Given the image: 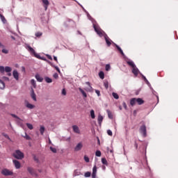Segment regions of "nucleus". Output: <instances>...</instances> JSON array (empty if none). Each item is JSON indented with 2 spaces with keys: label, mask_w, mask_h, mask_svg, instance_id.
I'll return each mask as SVG.
<instances>
[{
  "label": "nucleus",
  "mask_w": 178,
  "mask_h": 178,
  "mask_svg": "<svg viewBox=\"0 0 178 178\" xmlns=\"http://www.w3.org/2000/svg\"><path fill=\"white\" fill-rule=\"evenodd\" d=\"M95 155L96 156H101V151L99 150L96 151Z\"/></svg>",
  "instance_id": "45"
},
{
  "label": "nucleus",
  "mask_w": 178,
  "mask_h": 178,
  "mask_svg": "<svg viewBox=\"0 0 178 178\" xmlns=\"http://www.w3.org/2000/svg\"><path fill=\"white\" fill-rule=\"evenodd\" d=\"M23 137L26 138V140H31V138L29 135H27L26 133H25V136H23Z\"/></svg>",
  "instance_id": "38"
},
{
  "label": "nucleus",
  "mask_w": 178,
  "mask_h": 178,
  "mask_svg": "<svg viewBox=\"0 0 178 178\" xmlns=\"http://www.w3.org/2000/svg\"><path fill=\"white\" fill-rule=\"evenodd\" d=\"M13 76L17 81H19V72H17V70H15L13 72Z\"/></svg>",
  "instance_id": "9"
},
{
  "label": "nucleus",
  "mask_w": 178,
  "mask_h": 178,
  "mask_svg": "<svg viewBox=\"0 0 178 178\" xmlns=\"http://www.w3.org/2000/svg\"><path fill=\"white\" fill-rule=\"evenodd\" d=\"M27 170H28L29 173H30V175H31V176L37 177V172H35V170H34V169L33 168L28 167Z\"/></svg>",
  "instance_id": "5"
},
{
  "label": "nucleus",
  "mask_w": 178,
  "mask_h": 178,
  "mask_svg": "<svg viewBox=\"0 0 178 178\" xmlns=\"http://www.w3.org/2000/svg\"><path fill=\"white\" fill-rule=\"evenodd\" d=\"M107 113H108V116L109 119H113V115L112 114L111 111L107 110Z\"/></svg>",
  "instance_id": "29"
},
{
  "label": "nucleus",
  "mask_w": 178,
  "mask_h": 178,
  "mask_svg": "<svg viewBox=\"0 0 178 178\" xmlns=\"http://www.w3.org/2000/svg\"><path fill=\"white\" fill-rule=\"evenodd\" d=\"M136 102L138 103V105H143L144 104V100L141 98L136 99Z\"/></svg>",
  "instance_id": "20"
},
{
  "label": "nucleus",
  "mask_w": 178,
  "mask_h": 178,
  "mask_svg": "<svg viewBox=\"0 0 178 178\" xmlns=\"http://www.w3.org/2000/svg\"><path fill=\"white\" fill-rule=\"evenodd\" d=\"M107 134H108L109 136H113L112 131H111V129L107 130Z\"/></svg>",
  "instance_id": "48"
},
{
  "label": "nucleus",
  "mask_w": 178,
  "mask_h": 178,
  "mask_svg": "<svg viewBox=\"0 0 178 178\" xmlns=\"http://www.w3.org/2000/svg\"><path fill=\"white\" fill-rule=\"evenodd\" d=\"M1 174H3V176H12L13 172L8 169H3L1 170Z\"/></svg>",
  "instance_id": "3"
},
{
  "label": "nucleus",
  "mask_w": 178,
  "mask_h": 178,
  "mask_svg": "<svg viewBox=\"0 0 178 178\" xmlns=\"http://www.w3.org/2000/svg\"><path fill=\"white\" fill-rule=\"evenodd\" d=\"M85 177H90L91 176V172H86L84 175Z\"/></svg>",
  "instance_id": "40"
},
{
  "label": "nucleus",
  "mask_w": 178,
  "mask_h": 178,
  "mask_svg": "<svg viewBox=\"0 0 178 178\" xmlns=\"http://www.w3.org/2000/svg\"><path fill=\"white\" fill-rule=\"evenodd\" d=\"M99 77L102 79V80H104V79H105V74L104 73V72L101 71L100 72H99Z\"/></svg>",
  "instance_id": "23"
},
{
  "label": "nucleus",
  "mask_w": 178,
  "mask_h": 178,
  "mask_svg": "<svg viewBox=\"0 0 178 178\" xmlns=\"http://www.w3.org/2000/svg\"><path fill=\"white\" fill-rule=\"evenodd\" d=\"M136 102H137V99L136 98H132L130 100V104L131 105V106H134L136 105Z\"/></svg>",
  "instance_id": "18"
},
{
  "label": "nucleus",
  "mask_w": 178,
  "mask_h": 178,
  "mask_svg": "<svg viewBox=\"0 0 178 178\" xmlns=\"http://www.w3.org/2000/svg\"><path fill=\"white\" fill-rule=\"evenodd\" d=\"M112 95H113V98H115V99H119V95H118V93L113 92Z\"/></svg>",
  "instance_id": "32"
},
{
  "label": "nucleus",
  "mask_w": 178,
  "mask_h": 178,
  "mask_svg": "<svg viewBox=\"0 0 178 178\" xmlns=\"http://www.w3.org/2000/svg\"><path fill=\"white\" fill-rule=\"evenodd\" d=\"M11 116L13 118H15V119H17L18 120H21L20 118H19L17 115H16L15 114H11Z\"/></svg>",
  "instance_id": "41"
},
{
  "label": "nucleus",
  "mask_w": 178,
  "mask_h": 178,
  "mask_svg": "<svg viewBox=\"0 0 178 178\" xmlns=\"http://www.w3.org/2000/svg\"><path fill=\"white\" fill-rule=\"evenodd\" d=\"M54 79H58V74H54Z\"/></svg>",
  "instance_id": "59"
},
{
  "label": "nucleus",
  "mask_w": 178,
  "mask_h": 178,
  "mask_svg": "<svg viewBox=\"0 0 178 178\" xmlns=\"http://www.w3.org/2000/svg\"><path fill=\"white\" fill-rule=\"evenodd\" d=\"M134 147H135L136 149H137L138 148V144H137V143H135Z\"/></svg>",
  "instance_id": "58"
},
{
  "label": "nucleus",
  "mask_w": 178,
  "mask_h": 178,
  "mask_svg": "<svg viewBox=\"0 0 178 178\" xmlns=\"http://www.w3.org/2000/svg\"><path fill=\"white\" fill-rule=\"evenodd\" d=\"M50 151L54 152V154H56V152H57L56 148L53 147H50Z\"/></svg>",
  "instance_id": "36"
},
{
  "label": "nucleus",
  "mask_w": 178,
  "mask_h": 178,
  "mask_svg": "<svg viewBox=\"0 0 178 178\" xmlns=\"http://www.w3.org/2000/svg\"><path fill=\"white\" fill-rule=\"evenodd\" d=\"M40 134L42 136H44V133L45 132V127L42 125L40 126Z\"/></svg>",
  "instance_id": "22"
},
{
  "label": "nucleus",
  "mask_w": 178,
  "mask_h": 178,
  "mask_svg": "<svg viewBox=\"0 0 178 178\" xmlns=\"http://www.w3.org/2000/svg\"><path fill=\"white\" fill-rule=\"evenodd\" d=\"M140 132L143 134L144 137L147 136V127L145 125H142L140 128Z\"/></svg>",
  "instance_id": "4"
},
{
  "label": "nucleus",
  "mask_w": 178,
  "mask_h": 178,
  "mask_svg": "<svg viewBox=\"0 0 178 178\" xmlns=\"http://www.w3.org/2000/svg\"><path fill=\"white\" fill-rule=\"evenodd\" d=\"M127 65L131 66V67H132V69L134 67H136V65L134 64V63L133 61H127Z\"/></svg>",
  "instance_id": "24"
},
{
  "label": "nucleus",
  "mask_w": 178,
  "mask_h": 178,
  "mask_svg": "<svg viewBox=\"0 0 178 178\" xmlns=\"http://www.w3.org/2000/svg\"><path fill=\"white\" fill-rule=\"evenodd\" d=\"M27 48H28V51H29V52L32 55H34V56H35L36 58H38V56L35 54V51L34 50V49H33V47H31V46H28Z\"/></svg>",
  "instance_id": "7"
},
{
  "label": "nucleus",
  "mask_w": 178,
  "mask_h": 178,
  "mask_svg": "<svg viewBox=\"0 0 178 178\" xmlns=\"http://www.w3.org/2000/svg\"><path fill=\"white\" fill-rule=\"evenodd\" d=\"M98 35H99V37H105V35H106V33H105V32H104V31L101 30L97 33Z\"/></svg>",
  "instance_id": "21"
},
{
  "label": "nucleus",
  "mask_w": 178,
  "mask_h": 178,
  "mask_svg": "<svg viewBox=\"0 0 178 178\" xmlns=\"http://www.w3.org/2000/svg\"><path fill=\"white\" fill-rule=\"evenodd\" d=\"M143 77L145 81H146L147 83H148V80L147 79V78H145V76H143Z\"/></svg>",
  "instance_id": "61"
},
{
  "label": "nucleus",
  "mask_w": 178,
  "mask_h": 178,
  "mask_svg": "<svg viewBox=\"0 0 178 178\" xmlns=\"http://www.w3.org/2000/svg\"><path fill=\"white\" fill-rule=\"evenodd\" d=\"M31 97L33 99V101H37V96L35 95L33 89H32L31 90Z\"/></svg>",
  "instance_id": "15"
},
{
  "label": "nucleus",
  "mask_w": 178,
  "mask_h": 178,
  "mask_svg": "<svg viewBox=\"0 0 178 178\" xmlns=\"http://www.w3.org/2000/svg\"><path fill=\"white\" fill-rule=\"evenodd\" d=\"M93 29H94L95 31L97 33V34L98 33H99V31H101V30H102L97 24H93Z\"/></svg>",
  "instance_id": "14"
},
{
  "label": "nucleus",
  "mask_w": 178,
  "mask_h": 178,
  "mask_svg": "<svg viewBox=\"0 0 178 178\" xmlns=\"http://www.w3.org/2000/svg\"><path fill=\"white\" fill-rule=\"evenodd\" d=\"M62 95H66V90L63 89V90H62Z\"/></svg>",
  "instance_id": "54"
},
{
  "label": "nucleus",
  "mask_w": 178,
  "mask_h": 178,
  "mask_svg": "<svg viewBox=\"0 0 178 178\" xmlns=\"http://www.w3.org/2000/svg\"><path fill=\"white\" fill-rule=\"evenodd\" d=\"M102 163H103V165H108V161H106V159L102 158Z\"/></svg>",
  "instance_id": "34"
},
{
  "label": "nucleus",
  "mask_w": 178,
  "mask_h": 178,
  "mask_svg": "<svg viewBox=\"0 0 178 178\" xmlns=\"http://www.w3.org/2000/svg\"><path fill=\"white\" fill-rule=\"evenodd\" d=\"M92 178L97 177V172H92Z\"/></svg>",
  "instance_id": "52"
},
{
  "label": "nucleus",
  "mask_w": 178,
  "mask_h": 178,
  "mask_svg": "<svg viewBox=\"0 0 178 178\" xmlns=\"http://www.w3.org/2000/svg\"><path fill=\"white\" fill-rule=\"evenodd\" d=\"M56 70H57V72H58V73H60V70H59V67L58 66H54Z\"/></svg>",
  "instance_id": "53"
},
{
  "label": "nucleus",
  "mask_w": 178,
  "mask_h": 178,
  "mask_svg": "<svg viewBox=\"0 0 178 178\" xmlns=\"http://www.w3.org/2000/svg\"><path fill=\"white\" fill-rule=\"evenodd\" d=\"M106 72H108V70H111V65L109 64L106 65Z\"/></svg>",
  "instance_id": "44"
},
{
  "label": "nucleus",
  "mask_w": 178,
  "mask_h": 178,
  "mask_svg": "<svg viewBox=\"0 0 178 178\" xmlns=\"http://www.w3.org/2000/svg\"><path fill=\"white\" fill-rule=\"evenodd\" d=\"M31 84L33 86V88H35L37 87V83H35V80L34 79L31 80Z\"/></svg>",
  "instance_id": "28"
},
{
  "label": "nucleus",
  "mask_w": 178,
  "mask_h": 178,
  "mask_svg": "<svg viewBox=\"0 0 178 178\" xmlns=\"http://www.w3.org/2000/svg\"><path fill=\"white\" fill-rule=\"evenodd\" d=\"M44 80H45L46 83H52V79H51L48 76H46L44 78Z\"/></svg>",
  "instance_id": "31"
},
{
  "label": "nucleus",
  "mask_w": 178,
  "mask_h": 178,
  "mask_svg": "<svg viewBox=\"0 0 178 178\" xmlns=\"http://www.w3.org/2000/svg\"><path fill=\"white\" fill-rule=\"evenodd\" d=\"M140 71L138 70V68H137V67H134V68H132V73L134 74V76L136 77H137V76H138V72Z\"/></svg>",
  "instance_id": "11"
},
{
  "label": "nucleus",
  "mask_w": 178,
  "mask_h": 178,
  "mask_svg": "<svg viewBox=\"0 0 178 178\" xmlns=\"http://www.w3.org/2000/svg\"><path fill=\"white\" fill-rule=\"evenodd\" d=\"M35 37L40 38V37H41V35H42V33L37 32V33H35Z\"/></svg>",
  "instance_id": "39"
},
{
  "label": "nucleus",
  "mask_w": 178,
  "mask_h": 178,
  "mask_svg": "<svg viewBox=\"0 0 178 178\" xmlns=\"http://www.w3.org/2000/svg\"><path fill=\"white\" fill-rule=\"evenodd\" d=\"M51 139L49 138V144H51Z\"/></svg>",
  "instance_id": "64"
},
{
  "label": "nucleus",
  "mask_w": 178,
  "mask_h": 178,
  "mask_svg": "<svg viewBox=\"0 0 178 178\" xmlns=\"http://www.w3.org/2000/svg\"><path fill=\"white\" fill-rule=\"evenodd\" d=\"M8 73L7 76H12V73H10V72H12V67H3V66H0V73Z\"/></svg>",
  "instance_id": "1"
},
{
  "label": "nucleus",
  "mask_w": 178,
  "mask_h": 178,
  "mask_svg": "<svg viewBox=\"0 0 178 178\" xmlns=\"http://www.w3.org/2000/svg\"><path fill=\"white\" fill-rule=\"evenodd\" d=\"M115 47L119 51V52L121 54V55L124 56V53H123V50L119 47L118 44H115Z\"/></svg>",
  "instance_id": "25"
},
{
  "label": "nucleus",
  "mask_w": 178,
  "mask_h": 178,
  "mask_svg": "<svg viewBox=\"0 0 178 178\" xmlns=\"http://www.w3.org/2000/svg\"><path fill=\"white\" fill-rule=\"evenodd\" d=\"M33 159L35 162H37L38 163V158H37V156L35 155H33Z\"/></svg>",
  "instance_id": "51"
},
{
  "label": "nucleus",
  "mask_w": 178,
  "mask_h": 178,
  "mask_svg": "<svg viewBox=\"0 0 178 178\" xmlns=\"http://www.w3.org/2000/svg\"><path fill=\"white\" fill-rule=\"evenodd\" d=\"M54 59L56 62H58V58H56V56H54Z\"/></svg>",
  "instance_id": "60"
},
{
  "label": "nucleus",
  "mask_w": 178,
  "mask_h": 178,
  "mask_svg": "<svg viewBox=\"0 0 178 178\" xmlns=\"http://www.w3.org/2000/svg\"><path fill=\"white\" fill-rule=\"evenodd\" d=\"M0 19H1V21L5 23V22H6V19L5 18V17L3 15L0 14Z\"/></svg>",
  "instance_id": "37"
},
{
  "label": "nucleus",
  "mask_w": 178,
  "mask_h": 178,
  "mask_svg": "<svg viewBox=\"0 0 178 178\" xmlns=\"http://www.w3.org/2000/svg\"><path fill=\"white\" fill-rule=\"evenodd\" d=\"M103 120H104V117H102V115H99L98 118H97V122H98L99 126H101V124H102Z\"/></svg>",
  "instance_id": "17"
},
{
  "label": "nucleus",
  "mask_w": 178,
  "mask_h": 178,
  "mask_svg": "<svg viewBox=\"0 0 178 178\" xmlns=\"http://www.w3.org/2000/svg\"><path fill=\"white\" fill-rule=\"evenodd\" d=\"M35 79L40 83H42V81H44V78L41 77V76H40V74H36L35 75Z\"/></svg>",
  "instance_id": "16"
},
{
  "label": "nucleus",
  "mask_w": 178,
  "mask_h": 178,
  "mask_svg": "<svg viewBox=\"0 0 178 178\" xmlns=\"http://www.w3.org/2000/svg\"><path fill=\"white\" fill-rule=\"evenodd\" d=\"M26 126L28 129H29V130H33V129H34V127H33V124L30 123H26Z\"/></svg>",
  "instance_id": "33"
},
{
  "label": "nucleus",
  "mask_w": 178,
  "mask_h": 178,
  "mask_svg": "<svg viewBox=\"0 0 178 178\" xmlns=\"http://www.w3.org/2000/svg\"><path fill=\"white\" fill-rule=\"evenodd\" d=\"M80 92H81V94L83 95V96L85 97V98H87V93H86V92L81 89V88H79Z\"/></svg>",
  "instance_id": "26"
},
{
  "label": "nucleus",
  "mask_w": 178,
  "mask_h": 178,
  "mask_svg": "<svg viewBox=\"0 0 178 178\" xmlns=\"http://www.w3.org/2000/svg\"><path fill=\"white\" fill-rule=\"evenodd\" d=\"M72 129L74 133H76V134H80V129H79V127H77V125H73Z\"/></svg>",
  "instance_id": "12"
},
{
  "label": "nucleus",
  "mask_w": 178,
  "mask_h": 178,
  "mask_svg": "<svg viewBox=\"0 0 178 178\" xmlns=\"http://www.w3.org/2000/svg\"><path fill=\"white\" fill-rule=\"evenodd\" d=\"M81 148H83V143H79L74 147V151H81Z\"/></svg>",
  "instance_id": "13"
},
{
  "label": "nucleus",
  "mask_w": 178,
  "mask_h": 178,
  "mask_svg": "<svg viewBox=\"0 0 178 178\" xmlns=\"http://www.w3.org/2000/svg\"><path fill=\"white\" fill-rule=\"evenodd\" d=\"M104 40L107 44V45L109 47L110 45H112V40H111V38H109V37L108 36V35H104Z\"/></svg>",
  "instance_id": "6"
},
{
  "label": "nucleus",
  "mask_w": 178,
  "mask_h": 178,
  "mask_svg": "<svg viewBox=\"0 0 178 178\" xmlns=\"http://www.w3.org/2000/svg\"><path fill=\"white\" fill-rule=\"evenodd\" d=\"M2 136H3V137H5L6 138H8V140H10V138L9 137V136L8 134L3 133Z\"/></svg>",
  "instance_id": "43"
},
{
  "label": "nucleus",
  "mask_w": 178,
  "mask_h": 178,
  "mask_svg": "<svg viewBox=\"0 0 178 178\" xmlns=\"http://www.w3.org/2000/svg\"><path fill=\"white\" fill-rule=\"evenodd\" d=\"M13 156L16 159H23V158H24V154L20 150H16L15 152L13 154Z\"/></svg>",
  "instance_id": "2"
},
{
  "label": "nucleus",
  "mask_w": 178,
  "mask_h": 178,
  "mask_svg": "<svg viewBox=\"0 0 178 178\" xmlns=\"http://www.w3.org/2000/svg\"><path fill=\"white\" fill-rule=\"evenodd\" d=\"M86 84H87V86H89L90 88H92V87H91V83H90V82H86Z\"/></svg>",
  "instance_id": "56"
},
{
  "label": "nucleus",
  "mask_w": 178,
  "mask_h": 178,
  "mask_svg": "<svg viewBox=\"0 0 178 178\" xmlns=\"http://www.w3.org/2000/svg\"><path fill=\"white\" fill-rule=\"evenodd\" d=\"M2 80H3L4 81H10V79L8 76H3Z\"/></svg>",
  "instance_id": "42"
},
{
  "label": "nucleus",
  "mask_w": 178,
  "mask_h": 178,
  "mask_svg": "<svg viewBox=\"0 0 178 178\" xmlns=\"http://www.w3.org/2000/svg\"><path fill=\"white\" fill-rule=\"evenodd\" d=\"M42 2L44 4V10H47L48 6H49V1L48 0H42Z\"/></svg>",
  "instance_id": "8"
},
{
  "label": "nucleus",
  "mask_w": 178,
  "mask_h": 178,
  "mask_svg": "<svg viewBox=\"0 0 178 178\" xmlns=\"http://www.w3.org/2000/svg\"><path fill=\"white\" fill-rule=\"evenodd\" d=\"M47 58H49L50 60H52V56H49V55H47Z\"/></svg>",
  "instance_id": "57"
},
{
  "label": "nucleus",
  "mask_w": 178,
  "mask_h": 178,
  "mask_svg": "<svg viewBox=\"0 0 178 178\" xmlns=\"http://www.w3.org/2000/svg\"><path fill=\"white\" fill-rule=\"evenodd\" d=\"M2 52H3V54H8V50L3 49H2Z\"/></svg>",
  "instance_id": "55"
},
{
  "label": "nucleus",
  "mask_w": 178,
  "mask_h": 178,
  "mask_svg": "<svg viewBox=\"0 0 178 178\" xmlns=\"http://www.w3.org/2000/svg\"><path fill=\"white\" fill-rule=\"evenodd\" d=\"M25 70H26V68L24 67H22V71L25 72Z\"/></svg>",
  "instance_id": "63"
},
{
  "label": "nucleus",
  "mask_w": 178,
  "mask_h": 178,
  "mask_svg": "<svg viewBox=\"0 0 178 178\" xmlns=\"http://www.w3.org/2000/svg\"><path fill=\"white\" fill-rule=\"evenodd\" d=\"M12 40H13L15 41V40H16V38L14 36H11Z\"/></svg>",
  "instance_id": "62"
},
{
  "label": "nucleus",
  "mask_w": 178,
  "mask_h": 178,
  "mask_svg": "<svg viewBox=\"0 0 178 178\" xmlns=\"http://www.w3.org/2000/svg\"><path fill=\"white\" fill-rule=\"evenodd\" d=\"M90 116L92 119H95V112L94 111V110L90 111Z\"/></svg>",
  "instance_id": "30"
},
{
  "label": "nucleus",
  "mask_w": 178,
  "mask_h": 178,
  "mask_svg": "<svg viewBox=\"0 0 178 178\" xmlns=\"http://www.w3.org/2000/svg\"><path fill=\"white\" fill-rule=\"evenodd\" d=\"M13 162L16 169H20L22 165L20 164V162H19V161L13 160Z\"/></svg>",
  "instance_id": "10"
},
{
  "label": "nucleus",
  "mask_w": 178,
  "mask_h": 178,
  "mask_svg": "<svg viewBox=\"0 0 178 178\" xmlns=\"http://www.w3.org/2000/svg\"><path fill=\"white\" fill-rule=\"evenodd\" d=\"M104 86L105 88H106V90H108V88H109V83L108 81H105L104 83Z\"/></svg>",
  "instance_id": "35"
},
{
  "label": "nucleus",
  "mask_w": 178,
  "mask_h": 178,
  "mask_svg": "<svg viewBox=\"0 0 178 178\" xmlns=\"http://www.w3.org/2000/svg\"><path fill=\"white\" fill-rule=\"evenodd\" d=\"M95 92L98 97H101V92L99 90H95Z\"/></svg>",
  "instance_id": "47"
},
{
  "label": "nucleus",
  "mask_w": 178,
  "mask_h": 178,
  "mask_svg": "<svg viewBox=\"0 0 178 178\" xmlns=\"http://www.w3.org/2000/svg\"><path fill=\"white\" fill-rule=\"evenodd\" d=\"M92 173H97V165H95L93 167Z\"/></svg>",
  "instance_id": "49"
},
{
  "label": "nucleus",
  "mask_w": 178,
  "mask_h": 178,
  "mask_svg": "<svg viewBox=\"0 0 178 178\" xmlns=\"http://www.w3.org/2000/svg\"><path fill=\"white\" fill-rule=\"evenodd\" d=\"M122 106L124 108V109H126V110L127 109V104H126V102H124L122 103Z\"/></svg>",
  "instance_id": "50"
},
{
  "label": "nucleus",
  "mask_w": 178,
  "mask_h": 178,
  "mask_svg": "<svg viewBox=\"0 0 178 178\" xmlns=\"http://www.w3.org/2000/svg\"><path fill=\"white\" fill-rule=\"evenodd\" d=\"M26 106L28 108V109H34V108H35V106L30 103H26Z\"/></svg>",
  "instance_id": "19"
},
{
  "label": "nucleus",
  "mask_w": 178,
  "mask_h": 178,
  "mask_svg": "<svg viewBox=\"0 0 178 178\" xmlns=\"http://www.w3.org/2000/svg\"><path fill=\"white\" fill-rule=\"evenodd\" d=\"M84 161L88 163V162H90V158L87 156H84Z\"/></svg>",
  "instance_id": "46"
},
{
  "label": "nucleus",
  "mask_w": 178,
  "mask_h": 178,
  "mask_svg": "<svg viewBox=\"0 0 178 178\" xmlns=\"http://www.w3.org/2000/svg\"><path fill=\"white\" fill-rule=\"evenodd\" d=\"M5 88V83L0 79V89L3 90Z\"/></svg>",
  "instance_id": "27"
}]
</instances>
